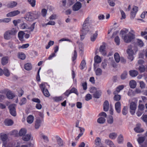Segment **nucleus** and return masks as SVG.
<instances>
[{"instance_id": "nucleus-45", "label": "nucleus", "mask_w": 147, "mask_h": 147, "mask_svg": "<svg viewBox=\"0 0 147 147\" xmlns=\"http://www.w3.org/2000/svg\"><path fill=\"white\" fill-rule=\"evenodd\" d=\"M121 98V97L120 95L115 94L113 98V99L115 101H118L120 100Z\"/></svg>"}, {"instance_id": "nucleus-26", "label": "nucleus", "mask_w": 147, "mask_h": 147, "mask_svg": "<svg viewBox=\"0 0 147 147\" xmlns=\"http://www.w3.org/2000/svg\"><path fill=\"white\" fill-rule=\"evenodd\" d=\"M117 136V134L115 132H112L109 135V138L111 139L114 140L115 139Z\"/></svg>"}, {"instance_id": "nucleus-57", "label": "nucleus", "mask_w": 147, "mask_h": 147, "mask_svg": "<svg viewBox=\"0 0 147 147\" xmlns=\"http://www.w3.org/2000/svg\"><path fill=\"white\" fill-rule=\"evenodd\" d=\"M35 23H33L29 28H28V31L32 32L34 29Z\"/></svg>"}, {"instance_id": "nucleus-7", "label": "nucleus", "mask_w": 147, "mask_h": 147, "mask_svg": "<svg viewBox=\"0 0 147 147\" xmlns=\"http://www.w3.org/2000/svg\"><path fill=\"white\" fill-rule=\"evenodd\" d=\"M40 87L44 95L46 97H49L50 94L47 89L45 88V83H43L41 84L40 85Z\"/></svg>"}, {"instance_id": "nucleus-38", "label": "nucleus", "mask_w": 147, "mask_h": 147, "mask_svg": "<svg viewBox=\"0 0 147 147\" xmlns=\"http://www.w3.org/2000/svg\"><path fill=\"white\" fill-rule=\"evenodd\" d=\"M28 2L32 7H34L36 5V0H28Z\"/></svg>"}, {"instance_id": "nucleus-59", "label": "nucleus", "mask_w": 147, "mask_h": 147, "mask_svg": "<svg viewBox=\"0 0 147 147\" xmlns=\"http://www.w3.org/2000/svg\"><path fill=\"white\" fill-rule=\"evenodd\" d=\"M82 86L83 87L84 90H86L87 89V83L86 82L82 83Z\"/></svg>"}, {"instance_id": "nucleus-13", "label": "nucleus", "mask_w": 147, "mask_h": 147, "mask_svg": "<svg viewBox=\"0 0 147 147\" xmlns=\"http://www.w3.org/2000/svg\"><path fill=\"white\" fill-rule=\"evenodd\" d=\"M82 7L81 3L79 2H76L73 6V11H76L79 10Z\"/></svg>"}, {"instance_id": "nucleus-33", "label": "nucleus", "mask_w": 147, "mask_h": 147, "mask_svg": "<svg viewBox=\"0 0 147 147\" xmlns=\"http://www.w3.org/2000/svg\"><path fill=\"white\" fill-rule=\"evenodd\" d=\"M3 74L5 76L8 77L10 76V72L7 69L5 68L3 69Z\"/></svg>"}, {"instance_id": "nucleus-9", "label": "nucleus", "mask_w": 147, "mask_h": 147, "mask_svg": "<svg viewBox=\"0 0 147 147\" xmlns=\"http://www.w3.org/2000/svg\"><path fill=\"white\" fill-rule=\"evenodd\" d=\"M15 107V105L14 104H11L8 107L10 113L13 116H15L16 115Z\"/></svg>"}, {"instance_id": "nucleus-2", "label": "nucleus", "mask_w": 147, "mask_h": 147, "mask_svg": "<svg viewBox=\"0 0 147 147\" xmlns=\"http://www.w3.org/2000/svg\"><path fill=\"white\" fill-rule=\"evenodd\" d=\"M0 138L3 142V145L5 147H11V144L10 142L7 135L3 134L0 135Z\"/></svg>"}, {"instance_id": "nucleus-29", "label": "nucleus", "mask_w": 147, "mask_h": 147, "mask_svg": "<svg viewBox=\"0 0 147 147\" xmlns=\"http://www.w3.org/2000/svg\"><path fill=\"white\" fill-rule=\"evenodd\" d=\"M18 55V58L20 59L24 60L26 58L25 55L22 53H19Z\"/></svg>"}, {"instance_id": "nucleus-63", "label": "nucleus", "mask_w": 147, "mask_h": 147, "mask_svg": "<svg viewBox=\"0 0 147 147\" xmlns=\"http://www.w3.org/2000/svg\"><path fill=\"white\" fill-rule=\"evenodd\" d=\"M18 96H22L24 93L23 90L21 89H20L18 90Z\"/></svg>"}, {"instance_id": "nucleus-24", "label": "nucleus", "mask_w": 147, "mask_h": 147, "mask_svg": "<svg viewBox=\"0 0 147 147\" xmlns=\"http://www.w3.org/2000/svg\"><path fill=\"white\" fill-rule=\"evenodd\" d=\"M105 47L104 45L101 46L99 49V51L101 54L103 55H105L106 54L105 51Z\"/></svg>"}, {"instance_id": "nucleus-36", "label": "nucleus", "mask_w": 147, "mask_h": 147, "mask_svg": "<svg viewBox=\"0 0 147 147\" xmlns=\"http://www.w3.org/2000/svg\"><path fill=\"white\" fill-rule=\"evenodd\" d=\"M114 56L116 61L117 63L119 62L120 61V58L118 53H115Z\"/></svg>"}, {"instance_id": "nucleus-55", "label": "nucleus", "mask_w": 147, "mask_h": 147, "mask_svg": "<svg viewBox=\"0 0 147 147\" xmlns=\"http://www.w3.org/2000/svg\"><path fill=\"white\" fill-rule=\"evenodd\" d=\"M127 53L128 55H133L134 54V52L132 50V48L131 49H128L127 50Z\"/></svg>"}, {"instance_id": "nucleus-22", "label": "nucleus", "mask_w": 147, "mask_h": 147, "mask_svg": "<svg viewBox=\"0 0 147 147\" xmlns=\"http://www.w3.org/2000/svg\"><path fill=\"white\" fill-rule=\"evenodd\" d=\"M41 120L39 119H37L35 122V127L36 129H38L41 125Z\"/></svg>"}, {"instance_id": "nucleus-46", "label": "nucleus", "mask_w": 147, "mask_h": 147, "mask_svg": "<svg viewBox=\"0 0 147 147\" xmlns=\"http://www.w3.org/2000/svg\"><path fill=\"white\" fill-rule=\"evenodd\" d=\"M63 97L61 96L59 97H55L53 98V100L56 102H58L61 100L62 99Z\"/></svg>"}, {"instance_id": "nucleus-56", "label": "nucleus", "mask_w": 147, "mask_h": 147, "mask_svg": "<svg viewBox=\"0 0 147 147\" xmlns=\"http://www.w3.org/2000/svg\"><path fill=\"white\" fill-rule=\"evenodd\" d=\"M139 70L141 72H143L145 70V68L144 66L141 65L138 68Z\"/></svg>"}, {"instance_id": "nucleus-50", "label": "nucleus", "mask_w": 147, "mask_h": 147, "mask_svg": "<svg viewBox=\"0 0 147 147\" xmlns=\"http://www.w3.org/2000/svg\"><path fill=\"white\" fill-rule=\"evenodd\" d=\"M127 74V72L126 71H124L121 76V78L122 80L125 79L126 78Z\"/></svg>"}, {"instance_id": "nucleus-34", "label": "nucleus", "mask_w": 147, "mask_h": 147, "mask_svg": "<svg viewBox=\"0 0 147 147\" xmlns=\"http://www.w3.org/2000/svg\"><path fill=\"white\" fill-rule=\"evenodd\" d=\"M86 65V63L84 60L82 61L80 66L81 69L82 70L85 67Z\"/></svg>"}, {"instance_id": "nucleus-4", "label": "nucleus", "mask_w": 147, "mask_h": 147, "mask_svg": "<svg viewBox=\"0 0 147 147\" xmlns=\"http://www.w3.org/2000/svg\"><path fill=\"white\" fill-rule=\"evenodd\" d=\"M91 93L93 94V96L96 98H99L101 95L102 92L100 90H97L96 88L94 87H92L90 90Z\"/></svg>"}, {"instance_id": "nucleus-1", "label": "nucleus", "mask_w": 147, "mask_h": 147, "mask_svg": "<svg viewBox=\"0 0 147 147\" xmlns=\"http://www.w3.org/2000/svg\"><path fill=\"white\" fill-rule=\"evenodd\" d=\"M127 30H122L121 31L120 34L121 37L125 42L129 43L131 42L135 38V35L133 31L131 30L128 33Z\"/></svg>"}, {"instance_id": "nucleus-51", "label": "nucleus", "mask_w": 147, "mask_h": 147, "mask_svg": "<svg viewBox=\"0 0 147 147\" xmlns=\"http://www.w3.org/2000/svg\"><path fill=\"white\" fill-rule=\"evenodd\" d=\"M115 41L117 45H119L120 43V39L118 36L116 37L115 38Z\"/></svg>"}, {"instance_id": "nucleus-5", "label": "nucleus", "mask_w": 147, "mask_h": 147, "mask_svg": "<svg viewBox=\"0 0 147 147\" xmlns=\"http://www.w3.org/2000/svg\"><path fill=\"white\" fill-rule=\"evenodd\" d=\"M40 13L35 11L32 13L29 12V16L28 17V20L30 21H33L35 19H38Z\"/></svg>"}, {"instance_id": "nucleus-62", "label": "nucleus", "mask_w": 147, "mask_h": 147, "mask_svg": "<svg viewBox=\"0 0 147 147\" xmlns=\"http://www.w3.org/2000/svg\"><path fill=\"white\" fill-rule=\"evenodd\" d=\"M11 20V18H5L1 21V22H3L8 23Z\"/></svg>"}, {"instance_id": "nucleus-25", "label": "nucleus", "mask_w": 147, "mask_h": 147, "mask_svg": "<svg viewBox=\"0 0 147 147\" xmlns=\"http://www.w3.org/2000/svg\"><path fill=\"white\" fill-rule=\"evenodd\" d=\"M130 87L132 88H135L136 86V82L134 80H131L129 83Z\"/></svg>"}, {"instance_id": "nucleus-53", "label": "nucleus", "mask_w": 147, "mask_h": 147, "mask_svg": "<svg viewBox=\"0 0 147 147\" xmlns=\"http://www.w3.org/2000/svg\"><path fill=\"white\" fill-rule=\"evenodd\" d=\"M127 107H125L123 109L122 113L123 115H126L127 113Z\"/></svg>"}, {"instance_id": "nucleus-58", "label": "nucleus", "mask_w": 147, "mask_h": 147, "mask_svg": "<svg viewBox=\"0 0 147 147\" xmlns=\"http://www.w3.org/2000/svg\"><path fill=\"white\" fill-rule=\"evenodd\" d=\"M140 86L141 88L144 89L145 88V84L143 81H141L140 82Z\"/></svg>"}, {"instance_id": "nucleus-11", "label": "nucleus", "mask_w": 147, "mask_h": 147, "mask_svg": "<svg viewBox=\"0 0 147 147\" xmlns=\"http://www.w3.org/2000/svg\"><path fill=\"white\" fill-rule=\"evenodd\" d=\"M34 141L33 137L31 134H28V147H33Z\"/></svg>"}, {"instance_id": "nucleus-14", "label": "nucleus", "mask_w": 147, "mask_h": 147, "mask_svg": "<svg viewBox=\"0 0 147 147\" xmlns=\"http://www.w3.org/2000/svg\"><path fill=\"white\" fill-rule=\"evenodd\" d=\"M115 108L117 112L119 113L121 112V104L120 102H117L115 104Z\"/></svg>"}, {"instance_id": "nucleus-12", "label": "nucleus", "mask_w": 147, "mask_h": 147, "mask_svg": "<svg viewBox=\"0 0 147 147\" xmlns=\"http://www.w3.org/2000/svg\"><path fill=\"white\" fill-rule=\"evenodd\" d=\"M20 13V11L18 10H16L11 11L6 15L7 17H12L16 16Z\"/></svg>"}, {"instance_id": "nucleus-43", "label": "nucleus", "mask_w": 147, "mask_h": 147, "mask_svg": "<svg viewBox=\"0 0 147 147\" xmlns=\"http://www.w3.org/2000/svg\"><path fill=\"white\" fill-rule=\"evenodd\" d=\"M24 33L22 31L19 32L18 34V36L20 40H22L23 38V35Z\"/></svg>"}, {"instance_id": "nucleus-3", "label": "nucleus", "mask_w": 147, "mask_h": 147, "mask_svg": "<svg viewBox=\"0 0 147 147\" xmlns=\"http://www.w3.org/2000/svg\"><path fill=\"white\" fill-rule=\"evenodd\" d=\"M17 32V31L15 28H12L11 30L6 31L4 34V38L7 40L10 39L11 38L12 36L14 35Z\"/></svg>"}, {"instance_id": "nucleus-6", "label": "nucleus", "mask_w": 147, "mask_h": 147, "mask_svg": "<svg viewBox=\"0 0 147 147\" xmlns=\"http://www.w3.org/2000/svg\"><path fill=\"white\" fill-rule=\"evenodd\" d=\"M27 132L26 129L24 128H22L19 131V135L20 136H23L22 139L24 141H28V135H25Z\"/></svg>"}, {"instance_id": "nucleus-15", "label": "nucleus", "mask_w": 147, "mask_h": 147, "mask_svg": "<svg viewBox=\"0 0 147 147\" xmlns=\"http://www.w3.org/2000/svg\"><path fill=\"white\" fill-rule=\"evenodd\" d=\"M93 22V21L91 16H89L85 20L83 23L90 26V24Z\"/></svg>"}, {"instance_id": "nucleus-52", "label": "nucleus", "mask_w": 147, "mask_h": 147, "mask_svg": "<svg viewBox=\"0 0 147 147\" xmlns=\"http://www.w3.org/2000/svg\"><path fill=\"white\" fill-rule=\"evenodd\" d=\"M145 138L143 137H140L137 139L138 143L140 144L142 143L144 140Z\"/></svg>"}, {"instance_id": "nucleus-30", "label": "nucleus", "mask_w": 147, "mask_h": 147, "mask_svg": "<svg viewBox=\"0 0 147 147\" xmlns=\"http://www.w3.org/2000/svg\"><path fill=\"white\" fill-rule=\"evenodd\" d=\"M7 97L9 99H11L14 97V94L11 92L8 91L6 94Z\"/></svg>"}, {"instance_id": "nucleus-64", "label": "nucleus", "mask_w": 147, "mask_h": 147, "mask_svg": "<svg viewBox=\"0 0 147 147\" xmlns=\"http://www.w3.org/2000/svg\"><path fill=\"white\" fill-rule=\"evenodd\" d=\"M70 92L71 93H74L76 94H77V90L74 88H72L70 90H69Z\"/></svg>"}, {"instance_id": "nucleus-21", "label": "nucleus", "mask_w": 147, "mask_h": 147, "mask_svg": "<svg viewBox=\"0 0 147 147\" xmlns=\"http://www.w3.org/2000/svg\"><path fill=\"white\" fill-rule=\"evenodd\" d=\"M109 102L107 100L105 101L103 105V109L105 111H107L109 110Z\"/></svg>"}, {"instance_id": "nucleus-8", "label": "nucleus", "mask_w": 147, "mask_h": 147, "mask_svg": "<svg viewBox=\"0 0 147 147\" xmlns=\"http://www.w3.org/2000/svg\"><path fill=\"white\" fill-rule=\"evenodd\" d=\"M90 28V25L83 23L82 29V31L83 34V35H85L88 33L89 32Z\"/></svg>"}, {"instance_id": "nucleus-54", "label": "nucleus", "mask_w": 147, "mask_h": 147, "mask_svg": "<svg viewBox=\"0 0 147 147\" xmlns=\"http://www.w3.org/2000/svg\"><path fill=\"white\" fill-rule=\"evenodd\" d=\"M47 10L45 9H43L41 11V14L42 16L43 17H45L47 13Z\"/></svg>"}, {"instance_id": "nucleus-20", "label": "nucleus", "mask_w": 147, "mask_h": 147, "mask_svg": "<svg viewBox=\"0 0 147 147\" xmlns=\"http://www.w3.org/2000/svg\"><path fill=\"white\" fill-rule=\"evenodd\" d=\"M129 75L132 77H135L137 76L138 74V72L135 70H130L129 71Z\"/></svg>"}, {"instance_id": "nucleus-49", "label": "nucleus", "mask_w": 147, "mask_h": 147, "mask_svg": "<svg viewBox=\"0 0 147 147\" xmlns=\"http://www.w3.org/2000/svg\"><path fill=\"white\" fill-rule=\"evenodd\" d=\"M92 98V95L89 94H87L85 96V100L87 101H88Z\"/></svg>"}, {"instance_id": "nucleus-18", "label": "nucleus", "mask_w": 147, "mask_h": 147, "mask_svg": "<svg viewBox=\"0 0 147 147\" xmlns=\"http://www.w3.org/2000/svg\"><path fill=\"white\" fill-rule=\"evenodd\" d=\"M94 61L95 63L94 64V69L96 68V63H100L101 62V59L100 57L97 55L94 57Z\"/></svg>"}, {"instance_id": "nucleus-19", "label": "nucleus", "mask_w": 147, "mask_h": 147, "mask_svg": "<svg viewBox=\"0 0 147 147\" xmlns=\"http://www.w3.org/2000/svg\"><path fill=\"white\" fill-rule=\"evenodd\" d=\"M123 85H119L117 86L116 88V90L114 91L113 93L114 94H115L119 92L121 90H122L124 88Z\"/></svg>"}, {"instance_id": "nucleus-10", "label": "nucleus", "mask_w": 147, "mask_h": 147, "mask_svg": "<svg viewBox=\"0 0 147 147\" xmlns=\"http://www.w3.org/2000/svg\"><path fill=\"white\" fill-rule=\"evenodd\" d=\"M130 112L132 115H133L135 113L136 108V105L135 102H131L130 105Z\"/></svg>"}, {"instance_id": "nucleus-17", "label": "nucleus", "mask_w": 147, "mask_h": 147, "mask_svg": "<svg viewBox=\"0 0 147 147\" xmlns=\"http://www.w3.org/2000/svg\"><path fill=\"white\" fill-rule=\"evenodd\" d=\"M17 3L14 1H11L9 2L7 4V6L9 8H13L16 6Z\"/></svg>"}, {"instance_id": "nucleus-61", "label": "nucleus", "mask_w": 147, "mask_h": 147, "mask_svg": "<svg viewBox=\"0 0 147 147\" xmlns=\"http://www.w3.org/2000/svg\"><path fill=\"white\" fill-rule=\"evenodd\" d=\"M26 98H24L21 100V102L20 103V105H22L25 104L26 102Z\"/></svg>"}, {"instance_id": "nucleus-32", "label": "nucleus", "mask_w": 147, "mask_h": 147, "mask_svg": "<svg viewBox=\"0 0 147 147\" xmlns=\"http://www.w3.org/2000/svg\"><path fill=\"white\" fill-rule=\"evenodd\" d=\"M134 131L137 133H140L144 131V130L139 126L136 127L134 128Z\"/></svg>"}, {"instance_id": "nucleus-40", "label": "nucleus", "mask_w": 147, "mask_h": 147, "mask_svg": "<svg viewBox=\"0 0 147 147\" xmlns=\"http://www.w3.org/2000/svg\"><path fill=\"white\" fill-rule=\"evenodd\" d=\"M105 119L103 117L99 118L97 119V122L99 123H103L105 122Z\"/></svg>"}, {"instance_id": "nucleus-31", "label": "nucleus", "mask_w": 147, "mask_h": 147, "mask_svg": "<svg viewBox=\"0 0 147 147\" xmlns=\"http://www.w3.org/2000/svg\"><path fill=\"white\" fill-rule=\"evenodd\" d=\"M34 119V117L32 115H29L28 116V123H32Z\"/></svg>"}, {"instance_id": "nucleus-60", "label": "nucleus", "mask_w": 147, "mask_h": 147, "mask_svg": "<svg viewBox=\"0 0 147 147\" xmlns=\"http://www.w3.org/2000/svg\"><path fill=\"white\" fill-rule=\"evenodd\" d=\"M105 143L107 145H109L110 146L113 143L112 141L109 140H106L105 141Z\"/></svg>"}, {"instance_id": "nucleus-27", "label": "nucleus", "mask_w": 147, "mask_h": 147, "mask_svg": "<svg viewBox=\"0 0 147 147\" xmlns=\"http://www.w3.org/2000/svg\"><path fill=\"white\" fill-rule=\"evenodd\" d=\"M5 124L7 126H10L13 124V121L11 119H6L4 121Z\"/></svg>"}, {"instance_id": "nucleus-41", "label": "nucleus", "mask_w": 147, "mask_h": 147, "mask_svg": "<svg viewBox=\"0 0 147 147\" xmlns=\"http://www.w3.org/2000/svg\"><path fill=\"white\" fill-rule=\"evenodd\" d=\"M127 95L129 96H132L135 95V93L132 90L129 89L127 92Z\"/></svg>"}, {"instance_id": "nucleus-35", "label": "nucleus", "mask_w": 147, "mask_h": 147, "mask_svg": "<svg viewBox=\"0 0 147 147\" xmlns=\"http://www.w3.org/2000/svg\"><path fill=\"white\" fill-rule=\"evenodd\" d=\"M57 140L58 144L60 146H62L63 145V142L61 139L59 137H57Z\"/></svg>"}, {"instance_id": "nucleus-16", "label": "nucleus", "mask_w": 147, "mask_h": 147, "mask_svg": "<svg viewBox=\"0 0 147 147\" xmlns=\"http://www.w3.org/2000/svg\"><path fill=\"white\" fill-rule=\"evenodd\" d=\"M138 7L135 6H133L131 12V15L133 18L135 17L137 12L138 11Z\"/></svg>"}, {"instance_id": "nucleus-48", "label": "nucleus", "mask_w": 147, "mask_h": 147, "mask_svg": "<svg viewBox=\"0 0 147 147\" xmlns=\"http://www.w3.org/2000/svg\"><path fill=\"white\" fill-rule=\"evenodd\" d=\"M107 121L109 123L112 124L113 122V118L112 116H110L107 119Z\"/></svg>"}, {"instance_id": "nucleus-44", "label": "nucleus", "mask_w": 147, "mask_h": 147, "mask_svg": "<svg viewBox=\"0 0 147 147\" xmlns=\"http://www.w3.org/2000/svg\"><path fill=\"white\" fill-rule=\"evenodd\" d=\"M136 42L139 47H141L143 46L144 43L141 40L137 39Z\"/></svg>"}, {"instance_id": "nucleus-23", "label": "nucleus", "mask_w": 147, "mask_h": 147, "mask_svg": "<svg viewBox=\"0 0 147 147\" xmlns=\"http://www.w3.org/2000/svg\"><path fill=\"white\" fill-rule=\"evenodd\" d=\"M98 36V32L96 31L95 33L92 34L90 36V40L91 41L94 42L97 38Z\"/></svg>"}, {"instance_id": "nucleus-39", "label": "nucleus", "mask_w": 147, "mask_h": 147, "mask_svg": "<svg viewBox=\"0 0 147 147\" xmlns=\"http://www.w3.org/2000/svg\"><path fill=\"white\" fill-rule=\"evenodd\" d=\"M40 137L44 140L45 142H47L49 141V139L47 136L43 134H40Z\"/></svg>"}, {"instance_id": "nucleus-37", "label": "nucleus", "mask_w": 147, "mask_h": 147, "mask_svg": "<svg viewBox=\"0 0 147 147\" xmlns=\"http://www.w3.org/2000/svg\"><path fill=\"white\" fill-rule=\"evenodd\" d=\"M96 74L97 76H100L101 75L102 73V69L100 68H98L95 70Z\"/></svg>"}, {"instance_id": "nucleus-47", "label": "nucleus", "mask_w": 147, "mask_h": 147, "mask_svg": "<svg viewBox=\"0 0 147 147\" xmlns=\"http://www.w3.org/2000/svg\"><path fill=\"white\" fill-rule=\"evenodd\" d=\"M101 140L99 137H97L95 140V144L96 145L98 146L100 143Z\"/></svg>"}, {"instance_id": "nucleus-28", "label": "nucleus", "mask_w": 147, "mask_h": 147, "mask_svg": "<svg viewBox=\"0 0 147 147\" xmlns=\"http://www.w3.org/2000/svg\"><path fill=\"white\" fill-rule=\"evenodd\" d=\"M117 142L119 144L122 143L123 141V136L120 134L119 136L117 139Z\"/></svg>"}, {"instance_id": "nucleus-42", "label": "nucleus", "mask_w": 147, "mask_h": 147, "mask_svg": "<svg viewBox=\"0 0 147 147\" xmlns=\"http://www.w3.org/2000/svg\"><path fill=\"white\" fill-rule=\"evenodd\" d=\"M8 63V59L7 57H3L2 59V63L3 65H5Z\"/></svg>"}]
</instances>
